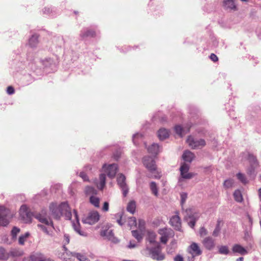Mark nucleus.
I'll list each match as a JSON object with an SVG mask.
<instances>
[{"mask_svg":"<svg viewBox=\"0 0 261 261\" xmlns=\"http://www.w3.org/2000/svg\"><path fill=\"white\" fill-rule=\"evenodd\" d=\"M19 215L24 223H28L32 222V217L34 215L30 212L26 205H22L19 210Z\"/></svg>","mask_w":261,"mask_h":261,"instance_id":"nucleus-5","label":"nucleus"},{"mask_svg":"<svg viewBox=\"0 0 261 261\" xmlns=\"http://www.w3.org/2000/svg\"><path fill=\"white\" fill-rule=\"evenodd\" d=\"M10 216V210L3 206H0V225L7 226L9 223Z\"/></svg>","mask_w":261,"mask_h":261,"instance_id":"nucleus-6","label":"nucleus"},{"mask_svg":"<svg viewBox=\"0 0 261 261\" xmlns=\"http://www.w3.org/2000/svg\"><path fill=\"white\" fill-rule=\"evenodd\" d=\"M118 185L123 191V195L124 197L126 196L128 192V188L126 184V177L123 174L118 175L117 178Z\"/></svg>","mask_w":261,"mask_h":261,"instance_id":"nucleus-9","label":"nucleus"},{"mask_svg":"<svg viewBox=\"0 0 261 261\" xmlns=\"http://www.w3.org/2000/svg\"><path fill=\"white\" fill-rule=\"evenodd\" d=\"M20 229L17 227H13L11 231V235L13 240H16L17 234L20 232Z\"/></svg>","mask_w":261,"mask_h":261,"instance_id":"nucleus-38","label":"nucleus"},{"mask_svg":"<svg viewBox=\"0 0 261 261\" xmlns=\"http://www.w3.org/2000/svg\"><path fill=\"white\" fill-rule=\"evenodd\" d=\"M128 224L131 227L133 226H136L137 225V220L134 217L129 218L128 220Z\"/></svg>","mask_w":261,"mask_h":261,"instance_id":"nucleus-45","label":"nucleus"},{"mask_svg":"<svg viewBox=\"0 0 261 261\" xmlns=\"http://www.w3.org/2000/svg\"><path fill=\"white\" fill-rule=\"evenodd\" d=\"M232 251L234 253H237L241 255H245L248 253L246 249L239 244H234L232 248Z\"/></svg>","mask_w":261,"mask_h":261,"instance_id":"nucleus-20","label":"nucleus"},{"mask_svg":"<svg viewBox=\"0 0 261 261\" xmlns=\"http://www.w3.org/2000/svg\"><path fill=\"white\" fill-rule=\"evenodd\" d=\"M174 261H184L183 257L180 255H177L174 258Z\"/></svg>","mask_w":261,"mask_h":261,"instance_id":"nucleus-54","label":"nucleus"},{"mask_svg":"<svg viewBox=\"0 0 261 261\" xmlns=\"http://www.w3.org/2000/svg\"><path fill=\"white\" fill-rule=\"evenodd\" d=\"M201 243L204 247L208 250L213 249L215 247V240L210 236L205 237Z\"/></svg>","mask_w":261,"mask_h":261,"instance_id":"nucleus-12","label":"nucleus"},{"mask_svg":"<svg viewBox=\"0 0 261 261\" xmlns=\"http://www.w3.org/2000/svg\"><path fill=\"white\" fill-rule=\"evenodd\" d=\"M132 233L133 236L135 238L138 242H140L143 239L142 234L141 232H140L138 230H133L132 231Z\"/></svg>","mask_w":261,"mask_h":261,"instance_id":"nucleus-37","label":"nucleus"},{"mask_svg":"<svg viewBox=\"0 0 261 261\" xmlns=\"http://www.w3.org/2000/svg\"><path fill=\"white\" fill-rule=\"evenodd\" d=\"M150 188L153 194L158 196V188L156 184L154 181H151L150 184Z\"/></svg>","mask_w":261,"mask_h":261,"instance_id":"nucleus-36","label":"nucleus"},{"mask_svg":"<svg viewBox=\"0 0 261 261\" xmlns=\"http://www.w3.org/2000/svg\"><path fill=\"white\" fill-rule=\"evenodd\" d=\"M148 151L149 153L156 155L159 152V146L157 144H153L148 148Z\"/></svg>","mask_w":261,"mask_h":261,"instance_id":"nucleus-27","label":"nucleus"},{"mask_svg":"<svg viewBox=\"0 0 261 261\" xmlns=\"http://www.w3.org/2000/svg\"><path fill=\"white\" fill-rule=\"evenodd\" d=\"M136 207V202L134 201L129 202L127 206V211L131 214H134L135 212Z\"/></svg>","mask_w":261,"mask_h":261,"instance_id":"nucleus-30","label":"nucleus"},{"mask_svg":"<svg viewBox=\"0 0 261 261\" xmlns=\"http://www.w3.org/2000/svg\"><path fill=\"white\" fill-rule=\"evenodd\" d=\"M96 36L95 32L92 29H88L82 32L81 36L83 39L87 37H94Z\"/></svg>","mask_w":261,"mask_h":261,"instance_id":"nucleus-24","label":"nucleus"},{"mask_svg":"<svg viewBox=\"0 0 261 261\" xmlns=\"http://www.w3.org/2000/svg\"><path fill=\"white\" fill-rule=\"evenodd\" d=\"M31 259L33 261H54L50 258H46L41 255L31 256Z\"/></svg>","mask_w":261,"mask_h":261,"instance_id":"nucleus-35","label":"nucleus"},{"mask_svg":"<svg viewBox=\"0 0 261 261\" xmlns=\"http://www.w3.org/2000/svg\"><path fill=\"white\" fill-rule=\"evenodd\" d=\"M156 235L153 231H148L147 232L146 240L150 244L154 246H157V244H160L159 243L156 241Z\"/></svg>","mask_w":261,"mask_h":261,"instance_id":"nucleus-19","label":"nucleus"},{"mask_svg":"<svg viewBox=\"0 0 261 261\" xmlns=\"http://www.w3.org/2000/svg\"><path fill=\"white\" fill-rule=\"evenodd\" d=\"M100 218V215L96 211L89 212L87 216L83 218L82 222L85 224L93 225L97 222Z\"/></svg>","mask_w":261,"mask_h":261,"instance_id":"nucleus-4","label":"nucleus"},{"mask_svg":"<svg viewBox=\"0 0 261 261\" xmlns=\"http://www.w3.org/2000/svg\"><path fill=\"white\" fill-rule=\"evenodd\" d=\"M194 157V154L189 150L185 151L182 155L183 159L188 162H191Z\"/></svg>","mask_w":261,"mask_h":261,"instance_id":"nucleus-23","label":"nucleus"},{"mask_svg":"<svg viewBox=\"0 0 261 261\" xmlns=\"http://www.w3.org/2000/svg\"><path fill=\"white\" fill-rule=\"evenodd\" d=\"M234 184V181L233 179H228L224 182V186L225 188L228 189L233 187Z\"/></svg>","mask_w":261,"mask_h":261,"instance_id":"nucleus-41","label":"nucleus"},{"mask_svg":"<svg viewBox=\"0 0 261 261\" xmlns=\"http://www.w3.org/2000/svg\"><path fill=\"white\" fill-rule=\"evenodd\" d=\"M236 0H224L223 2V7L225 10L233 11L237 10V7L234 4Z\"/></svg>","mask_w":261,"mask_h":261,"instance_id":"nucleus-17","label":"nucleus"},{"mask_svg":"<svg viewBox=\"0 0 261 261\" xmlns=\"http://www.w3.org/2000/svg\"><path fill=\"white\" fill-rule=\"evenodd\" d=\"M199 233L200 236L201 237H202L206 236L208 233V231L205 227H201L199 229Z\"/></svg>","mask_w":261,"mask_h":261,"instance_id":"nucleus-44","label":"nucleus"},{"mask_svg":"<svg viewBox=\"0 0 261 261\" xmlns=\"http://www.w3.org/2000/svg\"><path fill=\"white\" fill-rule=\"evenodd\" d=\"M187 142L189 146L192 149H198L204 147L206 145L205 141L204 139H200L195 140L192 136H189Z\"/></svg>","mask_w":261,"mask_h":261,"instance_id":"nucleus-8","label":"nucleus"},{"mask_svg":"<svg viewBox=\"0 0 261 261\" xmlns=\"http://www.w3.org/2000/svg\"><path fill=\"white\" fill-rule=\"evenodd\" d=\"M9 258V254H8V252L5 248L0 247V260H7Z\"/></svg>","mask_w":261,"mask_h":261,"instance_id":"nucleus-28","label":"nucleus"},{"mask_svg":"<svg viewBox=\"0 0 261 261\" xmlns=\"http://www.w3.org/2000/svg\"><path fill=\"white\" fill-rule=\"evenodd\" d=\"M181 196V203L182 204L186 201L187 198V194L185 193H182L180 194Z\"/></svg>","mask_w":261,"mask_h":261,"instance_id":"nucleus-51","label":"nucleus"},{"mask_svg":"<svg viewBox=\"0 0 261 261\" xmlns=\"http://www.w3.org/2000/svg\"><path fill=\"white\" fill-rule=\"evenodd\" d=\"M102 236L106 237L107 239L114 243L118 242V240L114 237V234L112 230H106L101 232Z\"/></svg>","mask_w":261,"mask_h":261,"instance_id":"nucleus-18","label":"nucleus"},{"mask_svg":"<svg viewBox=\"0 0 261 261\" xmlns=\"http://www.w3.org/2000/svg\"><path fill=\"white\" fill-rule=\"evenodd\" d=\"M243 260L244 258L242 257H240L237 259V261H243Z\"/></svg>","mask_w":261,"mask_h":261,"instance_id":"nucleus-59","label":"nucleus"},{"mask_svg":"<svg viewBox=\"0 0 261 261\" xmlns=\"http://www.w3.org/2000/svg\"><path fill=\"white\" fill-rule=\"evenodd\" d=\"M90 202L95 207H99V199L93 195H92L90 197Z\"/></svg>","mask_w":261,"mask_h":261,"instance_id":"nucleus-33","label":"nucleus"},{"mask_svg":"<svg viewBox=\"0 0 261 261\" xmlns=\"http://www.w3.org/2000/svg\"><path fill=\"white\" fill-rule=\"evenodd\" d=\"M73 256L80 261H90L85 254L80 253H74Z\"/></svg>","mask_w":261,"mask_h":261,"instance_id":"nucleus-31","label":"nucleus"},{"mask_svg":"<svg viewBox=\"0 0 261 261\" xmlns=\"http://www.w3.org/2000/svg\"><path fill=\"white\" fill-rule=\"evenodd\" d=\"M33 217L37 219L39 222L46 225H53V222L47 217V214L45 211H42L41 213L34 215Z\"/></svg>","mask_w":261,"mask_h":261,"instance_id":"nucleus-11","label":"nucleus"},{"mask_svg":"<svg viewBox=\"0 0 261 261\" xmlns=\"http://www.w3.org/2000/svg\"><path fill=\"white\" fill-rule=\"evenodd\" d=\"M170 225L177 230H180L181 227V223L180 219L178 215L173 216L170 220Z\"/></svg>","mask_w":261,"mask_h":261,"instance_id":"nucleus-13","label":"nucleus"},{"mask_svg":"<svg viewBox=\"0 0 261 261\" xmlns=\"http://www.w3.org/2000/svg\"><path fill=\"white\" fill-rule=\"evenodd\" d=\"M117 223L120 225H122L123 224V223L121 222V217H120L119 219L117 220Z\"/></svg>","mask_w":261,"mask_h":261,"instance_id":"nucleus-57","label":"nucleus"},{"mask_svg":"<svg viewBox=\"0 0 261 261\" xmlns=\"http://www.w3.org/2000/svg\"><path fill=\"white\" fill-rule=\"evenodd\" d=\"M117 169L118 166L117 164H111L107 167L106 172L108 176L112 178L115 177L117 171Z\"/></svg>","mask_w":261,"mask_h":261,"instance_id":"nucleus-16","label":"nucleus"},{"mask_svg":"<svg viewBox=\"0 0 261 261\" xmlns=\"http://www.w3.org/2000/svg\"><path fill=\"white\" fill-rule=\"evenodd\" d=\"M147 250L149 251V254L153 259L158 261L164 259L165 255L162 252L160 244H157V246L153 247H147Z\"/></svg>","mask_w":261,"mask_h":261,"instance_id":"nucleus-3","label":"nucleus"},{"mask_svg":"<svg viewBox=\"0 0 261 261\" xmlns=\"http://www.w3.org/2000/svg\"><path fill=\"white\" fill-rule=\"evenodd\" d=\"M237 176L238 177V178L243 183V184H246L247 182V180L246 178V177L245 176L241 173H239L237 174Z\"/></svg>","mask_w":261,"mask_h":261,"instance_id":"nucleus-43","label":"nucleus"},{"mask_svg":"<svg viewBox=\"0 0 261 261\" xmlns=\"http://www.w3.org/2000/svg\"><path fill=\"white\" fill-rule=\"evenodd\" d=\"M248 159L249 161V162H252L254 164H255L256 162V159L254 155H253L252 154H249Z\"/></svg>","mask_w":261,"mask_h":261,"instance_id":"nucleus-47","label":"nucleus"},{"mask_svg":"<svg viewBox=\"0 0 261 261\" xmlns=\"http://www.w3.org/2000/svg\"><path fill=\"white\" fill-rule=\"evenodd\" d=\"M145 222L143 220L139 221V227L140 229H143L145 227Z\"/></svg>","mask_w":261,"mask_h":261,"instance_id":"nucleus-52","label":"nucleus"},{"mask_svg":"<svg viewBox=\"0 0 261 261\" xmlns=\"http://www.w3.org/2000/svg\"><path fill=\"white\" fill-rule=\"evenodd\" d=\"M8 254H9V257H16L22 256L23 254V252L21 249L19 248H12L10 251L8 252Z\"/></svg>","mask_w":261,"mask_h":261,"instance_id":"nucleus-21","label":"nucleus"},{"mask_svg":"<svg viewBox=\"0 0 261 261\" xmlns=\"http://www.w3.org/2000/svg\"><path fill=\"white\" fill-rule=\"evenodd\" d=\"M74 217L76 221V223L73 222L72 225L74 228V229L81 236H85V232L81 230L80 229V225L79 223V219L78 217L77 212L75 210H73Z\"/></svg>","mask_w":261,"mask_h":261,"instance_id":"nucleus-14","label":"nucleus"},{"mask_svg":"<svg viewBox=\"0 0 261 261\" xmlns=\"http://www.w3.org/2000/svg\"><path fill=\"white\" fill-rule=\"evenodd\" d=\"M39 36L36 35H32V37L29 40V45L31 47H35L38 43Z\"/></svg>","mask_w":261,"mask_h":261,"instance_id":"nucleus-29","label":"nucleus"},{"mask_svg":"<svg viewBox=\"0 0 261 261\" xmlns=\"http://www.w3.org/2000/svg\"><path fill=\"white\" fill-rule=\"evenodd\" d=\"M190 128V127H189L187 128V132H186V133H187V132H189Z\"/></svg>","mask_w":261,"mask_h":261,"instance_id":"nucleus-60","label":"nucleus"},{"mask_svg":"<svg viewBox=\"0 0 261 261\" xmlns=\"http://www.w3.org/2000/svg\"><path fill=\"white\" fill-rule=\"evenodd\" d=\"M169 132L167 129L161 128L158 133V136L160 140H163L169 137Z\"/></svg>","mask_w":261,"mask_h":261,"instance_id":"nucleus-25","label":"nucleus"},{"mask_svg":"<svg viewBox=\"0 0 261 261\" xmlns=\"http://www.w3.org/2000/svg\"><path fill=\"white\" fill-rule=\"evenodd\" d=\"M15 92L14 89L12 86H8L7 89V92L8 94L11 95L13 94Z\"/></svg>","mask_w":261,"mask_h":261,"instance_id":"nucleus-49","label":"nucleus"},{"mask_svg":"<svg viewBox=\"0 0 261 261\" xmlns=\"http://www.w3.org/2000/svg\"><path fill=\"white\" fill-rule=\"evenodd\" d=\"M106 167V165H105L103 166L102 168H103V169H105Z\"/></svg>","mask_w":261,"mask_h":261,"instance_id":"nucleus-61","label":"nucleus"},{"mask_svg":"<svg viewBox=\"0 0 261 261\" xmlns=\"http://www.w3.org/2000/svg\"><path fill=\"white\" fill-rule=\"evenodd\" d=\"M210 58L212 61H213L214 62H216L218 61V57L215 54H211Z\"/></svg>","mask_w":261,"mask_h":261,"instance_id":"nucleus-50","label":"nucleus"},{"mask_svg":"<svg viewBox=\"0 0 261 261\" xmlns=\"http://www.w3.org/2000/svg\"><path fill=\"white\" fill-rule=\"evenodd\" d=\"M189 252L192 254L193 256H199L202 254V251L201 250L198 245L193 242L189 246Z\"/></svg>","mask_w":261,"mask_h":261,"instance_id":"nucleus-15","label":"nucleus"},{"mask_svg":"<svg viewBox=\"0 0 261 261\" xmlns=\"http://www.w3.org/2000/svg\"><path fill=\"white\" fill-rule=\"evenodd\" d=\"M189 225L191 227L193 228L195 225V221L192 220V221H190L189 222Z\"/></svg>","mask_w":261,"mask_h":261,"instance_id":"nucleus-56","label":"nucleus"},{"mask_svg":"<svg viewBox=\"0 0 261 261\" xmlns=\"http://www.w3.org/2000/svg\"><path fill=\"white\" fill-rule=\"evenodd\" d=\"M106 175L105 173H101L99 175V183L97 185V187L100 190H102L106 185Z\"/></svg>","mask_w":261,"mask_h":261,"instance_id":"nucleus-26","label":"nucleus"},{"mask_svg":"<svg viewBox=\"0 0 261 261\" xmlns=\"http://www.w3.org/2000/svg\"><path fill=\"white\" fill-rule=\"evenodd\" d=\"M174 129L176 133L180 137L182 136V132H184L185 131L180 125L175 126Z\"/></svg>","mask_w":261,"mask_h":261,"instance_id":"nucleus-42","label":"nucleus"},{"mask_svg":"<svg viewBox=\"0 0 261 261\" xmlns=\"http://www.w3.org/2000/svg\"><path fill=\"white\" fill-rule=\"evenodd\" d=\"M29 236L30 233L29 232H26L24 234L20 236L18 239L19 244L21 245H23L27 239L29 238Z\"/></svg>","mask_w":261,"mask_h":261,"instance_id":"nucleus-34","label":"nucleus"},{"mask_svg":"<svg viewBox=\"0 0 261 261\" xmlns=\"http://www.w3.org/2000/svg\"><path fill=\"white\" fill-rule=\"evenodd\" d=\"M64 241L66 244H68L69 243L70 239L68 236L65 234L64 236Z\"/></svg>","mask_w":261,"mask_h":261,"instance_id":"nucleus-55","label":"nucleus"},{"mask_svg":"<svg viewBox=\"0 0 261 261\" xmlns=\"http://www.w3.org/2000/svg\"><path fill=\"white\" fill-rule=\"evenodd\" d=\"M223 222L222 220H221L220 219H218L217 220L216 226L212 233L213 236H214L215 237H217L219 235L221 229V226L223 225Z\"/></svg>","mask_w":261,"mask_h":261,"instance_id":"nucleus-22","label":"nucleus"},{"mask_svg":"<svg viewBox=\"0 0 261 261\" xmlns=\"http://www.w3.org/2000/svg\"><path fill=\"white\" fill-rule=\"evenodd\" d=\"M85 191L87 195H95L97 193L96 190L90 186H87Z\"/></svg>","mask_w":261,"mask_h":261,"instance_id":"nucleus-39","label":"nucleus"},{"mask_svg":"<svg viewBox=\"0 0 261 261\" xmlns=\"http://www.w3.org/2000/svg\"><path fill=\"white\" fill-rule=\"evenodd\" d=\"M38 227H40L41 229L44 231L46 234L49 235L50 233L49 231H48L47 228L46 226L42 225V224H38Z\"/></svg>","mask_w":261,"mask_h":261,"instance_id":"nucleus-46","label":"nucleus"},{"mask_svg":"<svg viewBox=\"0 0 261 261\" xmlns=\"http://www.w3.org/2000/svg\"><path fill=\"white\" fill-rule=\"evenodd\" d=\"M260 214H261V207H260Z\"/></svg>","mask_w":261,"mask_h":261,"instance_id":"nucleus-62","label":"nucleus"},{"mask_svg":"<svg viewBox=\"0 0 261 261\" xmlns=\"http://www.w3.org/2000/svg\"><path fill=\"white\" fill-rule=\"evenodd\" d=\"M109 210V204L108 202H105L103 205L102 207V210L103 212H108Z\"/></svg>","mask_w":261,"mask_h":261,"instance_id":"nucleus-48","label":"nucleus"},{"mask_svg":"<svg viewBox=\"0 0 261 261\" xmlns=\"http://www.w3.org/2000/svg\"><path fill=\"white\" fill-rule=\"evenodd\" d=\"M233 197L234 200L238 202H241L243 200V196L242 193L239 190H236L234 192Z\"/></svg>","mask_w":261,"mask_h":261,"instance_id":"nucleus-32","label":"nucleus"},{"mask_svg":"<svg viewBox=\"0 0 261 261\" xmlns=\"http://www.w3.org/2000/svg\"><path fill=\"white\" fill-rule=\"evenodd\" d=\"M144 166L152 174L150 177L159 179L162 176L161 171L157 169L155 161L150 156H144L143 159Z\"/></svg>","mask_w":261,"mask_h":261,"instance_id":"nucleus-2","label":"nucleus"},{"mask_svg":"<svg viewBox=\"0 0 261 261\" xmlns=\"http://www.w3.org/2000/svg\"><path fill=\"white\" fill-rule=\"evenodd\" d=\"M137 245L135 244V242L134 241H130L129 242V245L128 246V247L129 248H134L136 247Z\"/></svg>","mask_w":261,"mask_h":261,"instance_id":"nucleus-53","label":"nucleus"},{"mask_svg":"<svg viewBox=\"0 0 261 261\" xmlns=\"http://www.w3.org/2000/svg\"><path fill=\"white\" fill-rule=\"evenodd\" d=\"M189 166L186 163H183L181 165L180 167V176L182 178L190 179L195 175V173L189 172Z\"/></svg>","mask_w":261,"mask_h":261,"instance_id":"nucleus-10","label":"nucleus"},{"mask_svg":"<svg viewBox=\"0 0 261 261\" xmlns=\"http://www.w3.org/2000/svg\"><path fill=\"white\" fill-rule=\"evenodd\" d=\"M49 208L56 219H59L61 216H64L67 220L71 219V209L67 202H62L59 206L53 203L50 205Z\"/></svg>","mask_w":261,"mask_h":261,"instance_id":"nucleus-1","label":"nucleus"},{"mask_svg":"<svg viewBox=\"0 0 261 261\" xmlns=\"http://www.w3.org/2000/svg\"><path fill=\"white\" fill-rule=\"evenodd\" d=\"M219 252L221 254L227 255L229 253V251L227 246H221L219 248Z\"/></svg>","mask_w":261,"mask_h":261,"instance_id":"nucleus-40","label":"nucleus"},{"mask_svg":"<svg viewBox=\"0 0 261 261\" xmlns=\"http://www.w3.org/2000/svg\"><path fill=\"white\" fill-rule=\"evenodd\" d=\"M258 195L259 199L261 201V188L258 190Z\"/></svg>","mask_w":261,"mask_h":261,"instance_id":"nucleus-58","label":"nucleus"},{"mask_svg":"<svg viewBox=\"0 0 261 261\" xmlns=\"http://www.w3.org/2000/svg\"><path fill=\"white\" fill-rule=\"evenodd\" d=\"M158 232L161 236L160 241L163 244H166L168 239L173 237L174 235V233L172 229L167 228L160 229Z\"/></svg>","mask_w":261,"mask_h":261,"instance_id":"nucleus-7","label":"nucleus"}]
</instances>
